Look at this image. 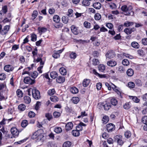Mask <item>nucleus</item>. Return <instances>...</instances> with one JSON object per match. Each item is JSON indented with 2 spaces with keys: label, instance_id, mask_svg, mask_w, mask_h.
<instances>
[{
  "label": "nucleus",
  "instance_id": "1",
  "mask_svg": "<svg viewBox=\"0 0 147 147\" xmlns=\"http://www.w3.org/2000/svg\"><path fill=\"white\" fill-rule=\"evenodd\" d=\"M132 8L131 6L130 5L127 7L125 5L122 6L121 8V10L125 13V15L127 16L133 15L134 12L132 10Z\"/></svg>",
  "mask_w": 147,
  "mask_h": 147
},
{
  "label": "nucleus",
  "instance_id": "2",
  "mask_svg": "<svg viewBox=\"0 0 147 147\" xmlns=\"http://www.w3.org/2000/svg\"><path fill=\"white\" fill-rule=\"evenodd\" d=\"M115 142H117L118 144L121 146L124 142L122 140V136L120 135H117L114 137Z\"/></svg>",
  "mask_w": 147,
  "mask_h": 147
},
{
  "label": "nucleus",
  "instance_id": "3",
  "mask_svg": "<svg viewBox=\"0 0 147 147\" xmlns=\"http://www.w3.org/2000/svg\"><path fill=\"white\" fill-rule=\"evenodd\" d=\"M10 28V26H5L3 29H2V26L0 24V33L2 35L6 34L9 30Z\"/></svg>",
  "mask_w": 147,
  "mask_h": 147
},
{
  "label": "nucleus",
  "instance_id": "4",
  "mask_svg": "<svg viewBox=\"0 0 147 147\" xmlns=\"http://www.w3.org/2000/svg\"><path fill=\"white\" fill-rule=\"evenodd\" d=\"M32 95L33 97L36 99H39L40 97V93L39 91L36 89L32 90Z\"/></svg>",
  "mask_w": 147,
  "mask_h": 147
},
{
  "label": "nucleus",
  "instance_id": "5",
  "mask_svg": "<svg viewBox=\"0 0 147 147\" xmlns=\"http://www.w3.org/2000/svg\"><path fill=\"white\" fill-rule=\"evenodd\" d=\"M24 82L26 84L32 85L35 83L34 80L32 79L29 77H25L24 80Z\"/></svg>",
  "mask_w": 147,
  "mask_h": 147
},
{
  "label": "nucleus",
  "instance_id": "6",
  "mask_svg": "<svg viewBox=\"0 0 147 147\" xmlns=\"http://www.w3.org/2000/svg\"><path fill=\"white\" fill-rule=\"evenodd\" d=\"M106 128L108 131L110 132L115 129V126L114 124L112 123H110L107 125Z\"/></svg>",
  "mask_w": 147,
  "mask_h": 147
},
{
  "label": "nucleus",
  "instance_id": "7",
  "mask_svg": "<svg viewBox=\"0 0 147 147\" xmlns=\"http://www.w3.org/2000/svg\"><path fill=\"white\" fill-rule=\"evenodd\" d=\"M116 54L115 52L113 51H109L107 52L106 55L107 58L111 59L114 58L115 57Z\"/></svg>",
  "mask_w": 147,
  "mask_h": 147
},
{
  "label": "nucleus",
  "instance_id": "8",
  "mask_svg": "<svg viewBox=\"0 0 147 147\" xmlns=\"http://www.w3.org/2000/svg\"><path fill=\"white\" fill-rule=\"evenodd\" d=\"M11 132L13 137L15 138L18 137L19 134L18 130L15 127H13L11 129Z\"/></svg>",
  "mask_w": 147,
  "mask_h": 147
},
{
  "label": "nucleus",
  "instance_id": "9",
  "mask_svg": "<svg viewBox=\"0 0 147 147\" xmlns=\"http://www.w3.org/2000/svg\"><path fill=\"white\" fill-rule=\"evenodd\" d=\"M136 30V29L134 28H125L124 30V32L127 35L131 34L132 32H134Z\"/></svg>",
  "mask_w": 147,
  "mask_h": 147
},
{
  "label": "nucleus",
  "instance_id": "10",
  "mask_svg": "<svg viewBox=\"0 0 147 147\" xmlns=\"http://www.w3.org/2000/svg\"><path fill=\"white\" fill-rule=\"evenodd\" d=\"M56 81L57 82L59 83H62L65 81V78L64 77L59 76L56 78Z\"/></svg>",
  "mask_w": 147,
  "mask_h": 147
},
{
  "label": "nucleus",
  "instance_id": "11",
  "mask_svg": "<svg viewBox=\"0 0 147 147\" xmlns=\"http://www.w3.org/2000/svg\"><path fill=\"white\" fill-rule=\"evenodd\" d=\"M73 124L71 122L68 123L65 125V130L68 131L72 129L73 127Z\"/></svg>",
  "mask_w": 147,
  "mask_h": 147
},
{
  "label": "nucleus",
  "instance_id": "12",
  "mask_svg": "<svg viewBox=\"0 0 147 147\" xmlns=\"http://www.w3.org/2000/svg\"><path fill=\"white\" fill-rule=\"evenodd\" d=\"M13 68L10 65H5L4 67V69L7 72H9L13 70Z\"/></svg>",
  "mask_w": 147,
  "mask_h": 147
},
{
  "label": "nucleus",
  "instance_id": "13",
  "mask_svg": "<svg viewBox=\"0 0 147 147\" xmlns=\"http://www.w3.org/2000/svg\"><path fill=\"white\" fill-rule=\"evenodd\" d=\"M71 30L72 32L75 35H77L78 34L77 27L73 25L71 26Z\"/></svg>",
  "mask_w": 147,
  "mask_h": 147
},
{
  "label": "nucleus",
  "instance_id": "14",
  "mask_svg": "<svg viewBox=\"0 0 147 147\" xmlns=\"http://www.w3.org/2000/svg\"><path fill=\"white\" fill-rule=\"evenodd\" d=\"M62 52V51L61 50H59L55 52H54V53L53 54L52 56L53 57L57 59L60 57L59 53Z\"/></svg>",
  "mask_w": 147,
  "mask_h": 147
},
{
  "label": "nucleus",
  "instance_id": "15",
  "mask_svg": "<svg viewBox=\"0 0 147 147\" xmlns=\"http://www.w3.org/2000/svg\"><path fill=\"white\" fill-rule=\"evenodd\" d=\"M107 64L108 65L113 67L117 65V62L115 61L111 60L107 62Z\"/></svg>",
  "mask_w": 147,
  "mask_h": 147
},
{
  "label": "nucleus",
  "instance_id": "16",
  "mask_svg": "<svg viewBox=\"0 0 147 147\" xmlns=\"http://www.w3.org/2000/svg\"><path fill=\"white\" fill-rule=\"evenodd\" d=\"M7 11V7L6 5L3 6L2 8V9L0 11V14L1 15L4 14L6 13Z\"/></svg>",
  "mask_w": 147,
  "mask_h": 147
},
{
  "label": "nucleus",
  "instance_id": "17",
  "mask_svg": "<svg viewBox=\"0 0 147 147\" xmlns=\"http://www.w3.org/2000/svg\"><path fill=\"white\" fill-rule=\"evenodd\" d=\"M131 46L136 49H138L139 48L140 46L139 44L136 42L134 41L131 43Z\"/></svg>",
  "mask_w": 147,
  "mask_h": 147
},
{
  "label": "nucleus",
  "instance_id": "18",
  "mask_svg": "<svg viewBox=\"0 0 147 147\" xmlns=\"http://www.w3.org/2000/svg\"><path fill=\"white\" fill-rule=\"evenodd\" d=\"M93 6L96 9H100L101 7V5L99 2L95 3L93 4Z\"/></svg>",
  "mask_w": 147,
  "mask_h": 147
},
{
  "label": "nucleus",
  "instance_id": "19",
  "mask_svg": "<svg viewBox=\"0 0 147 147\" xmlns=\"http://www.w3.org/2000/svg\"><path fill=\"white\" fill-rule=\"evenodd\" d=\"M90 82V80L89 79H84L82 83L83 86L84 87H87L89 84Z\"/></svg>",
  "mask_w": 147,
  "mask_h": 147
},
{
  "label": "nucleus",
  "instance_id": "20",
  "mask_svg": "<svg viewBox=\"0 0 147 147\" xmlns=\"http://www.w3.org/2000/svg\"><path fill=\"white\" fill-rule=\"evenodd\" d=\"M37 140L38 141H41L42 142H43L44 141V136H43V134H38V135H37Z\"/></svg>",
  "mask_w": 147,
  "mask_h": 147
},
{
  "label": "nucleus",
  "instance_id": "21",
  "mask_svg": "<svg viewBox=\"0 0 147 147\" xmlns=\"http://www.w3.org/2000/svg\"><path fill=\"white\" fill-rule=\"evenodd\" d=\"M135 84L138 87H141L142 86V82L139 79H136L135 81Z\"/></svg>",
  "mask_w": 147,
  "mask_h": 147
},
{
  "label": "nucleus",
  "instance_id": "22",
  "mask_svg": "<svg viewBox=\"0 0 147 147\" xmlns=\"http://www.w3.org/2000/svg\"><path fill=\"white\" fill-rule=\"evenodd\" d=\"M115 90L116 91H115V92L117 94L118 97L120 99H122L123 97V96L124 95L123 93L119 91L118 90Z\"/></svg>",
  "mask_w": 147,
  "mask_h": 147
},
{
  "label": "nucleus",
  "instance_id": "23",
  "mask_svg": "<svg viewBox=\"0 0 147 147\" xmlns=\"http://www.w3.org/2000/svg\"><path fill=\"white\" fill-rule=\"evenodd\" d=\"M70 92L73 94H77L78 92V89L76 87H73L70 89Z\"/></svg>",
  "mask_w": 147,
  "mask_h": 147
},
{
  "label": "nucleus",
  "instance_id": "24",
  "mask_svg": "<svg viewBox=\"0 0 147 147\" xmlns=\"http://www.w3.org/2000/svg\"><path fill=\"white\" fill-rule=\"evenodd\" d=\"M104 109L105 110H108L111 107V104L109 102L106 103L104 105H103Z\"/></svg>",
  "mask_w": 147,
  "mask_h": 147
},
{
  "label": "nucleus",
  "instance_id": "25",
  "mask_svg": "<svg viewBox=\"0 0 147 147\" xmlns=\"http://www.w3.org/2000/svg\"><path fill=\"white\" fill-rule=\"evenodd\" d=\"M53 20L54 22L58 23L60 20V18L58 15H55L53 17Z\"/></svg>",
  "mask_w": 147,
  "mask_h": 147
},
{
  "label": "nucleus",
  "instance_id": "26",
  "mask_svg": "<svg viewBox=\"0 0 147 147\" xmlns=\"http://www.w3.org/2000/svg\"><path fill=\"white\" fill-rule=\"evenodd\" d=\"M59 71L62 75H65L67 74L66 70L63 67L59 69Z\"/></svg>",
  "mask_w": 147,
  "mask_h": 147
},
{
  "label": "nucleus",
  "instance_id": "27",
  "mask_svg": "<svg viewBox=\"0 0 147 147\" xmlns=\"http://www.w3.org/2000/svg\"><path fill=\"white\" fill-rule=\"evenodd\" d=\"M72 135L74 136H78L80 135V132L78 130H73L71 131Z\"/></svg>",
  "mask_w": 147,
  "mask_h": 147
},
{
  "label": "nucleus",
  "instance_id": "28",
  "mask_svg": "<svg viewBox=\"0 0 147 147\" xmlns=\"http://www.w3.org/2000/svg\"><path fill=\"white\" fill-rule=\"evenodd\" d=\"M134 22L127 21L124 23V26H125L128 27L132 26L134 25Z\"/></svg>",
  "mask_w": 147,
  "mask_h": 147
},
{
  "label": "nucleus",
  "instance_id": "29",
  "mask_svg": "<svg viewBox=\"0 0 147 147\" xmlns=\"http://www.w3.org/2000/svg\"><path fill=\"white\" fill-rule=\"evenodd\" d=\"M134 73L133 70L131 68L128 69L127 71V74L129 76H132L133 75Z\"/></svg>",
  "mask_w": 147,
  "mask_h": 147
},
{
  "label": "nucleus",
  "instance_id": "30",
  "mask_svg": "<svg viewBox=\"0 0 147 147\" xmlns=\"http://www.w3.org/2000/svg\"><path fill=\"white\" fill-rule=\"evenodd\" d=\"M110 103L112 105L116 106L117 104L118 101L115 98H113L111 99Z\"/></svg>",
  "mask_w": 147,
  "mask_h": 147
},
{
  "label": "nucleus",
  "instance_id": "31",
  "mask_svg": "<svg viewBox=\"0 0 147 147\" xmlns=\"http://www.w3.org/2000/svg\"><path fill=\"white\" fill-rule=\"evenodd\" d=\"M61 20L63 23L66 24L68 23L69 19L68 17L67 16H63L62 17Z\"/></svg>",
  "mask_w": 147,
  "mask_h": 147
},
{
  "label": "nucleus",
  "instance_id": "32",
  "mask_svg": "<svg viewBox=\"0 0 147 147\" xmlns=\"http://www.w3.org/2000/svg\"><path fill=\"white\" fill-rule=\"evenodd\" d=\"M24 100L25 102L27 104L30 103L31 101L30 98L29 96H25L24 97Z\"/></svg>",
  "mask_w": 147,
  "mask_h": 147
},
{
  "label": "nucleus",
  "instance_id": "33",
  "mask_svg": "<svg viewBox=\"0 0 147 147\" xmlns=\"http://www.w3.org/2000/svg\"><path fill=\"white\" fill-rule=\"evenodd\" d=\"M102 121L103 124H105L107 123L109 121V118L107 116H104Z\"/></svg>",
  "mask_w": 147,
  "mask_h": 147
},
{
  "label": "nucleus",
  "instance_id": "34",
  "mask_svg": "<svg viewBox=\"0 0 147 147\" xmlns=\"http://www.w3.org/2000/svg\"><path fill=\"white\" fill-rule=\"evenodd\" d=\"M51 100L53 102H55L58 101L59 98L56 96H52L50 97Z\"/></svg>",
  "mask_w": 147,
  "mask_h": 147
},
{
  "label": "nucleus",
  "instance_id": "35",
  "mask_svg": "<svg viewBox=\"0 0 147 147\" xmlns=\"http://www.w3.org/2000/svg\"><path fill=\"white\" fill-rule=\"evenodd\" d=\"M17 95L19 98L23 96V93L22 91L19 89H18L16 91Z\"/></svg>",
  "mask_w": 147,
  "mask_h": 147
},
{
  "label": "nucleus",
  "instance_id": "36",
  "mask_svg": "<svg viewBox=\"0 0 147 147\" xmlns=\"http://www.w3.org/2000/svg\"><path fill=\"white\" fill-rule=\"evenodd\" d=\"M99 70L101 72H103L105 70V66L103 64H100L98 66Z\"/></svg>",
  "mask_w": 147,
  "mask_h": 147
},
{
  "label": "nucleus",
  "instance_id": "37",
  "mask_svg": "<svg viewBox=\"0 0 147 147\" xmlns=\"http://www.w3.org/2000/svg\"><path fill=\"white\" fill-rule=\"evenodd\" d=\"M80 99L78 97H73L71 99L72 102L74 104H77L79 101Z\"/></svg>",
  "mask_w": 147,
  "mask_h": 147
},
{
  "label": "nucleus",
  "instance_id": "38",
  "mask_svg": "<svg viewBox=\"0 0 147 147\" xmlns=\"http://www.w3.org/2000/svg\"><path fill=\"white\" fill-rule=\"evenodd\" d=\"M71 144V143L70 141H66L63 144V147H70Z\"/></svg>",
  "mask_w": 147,
  "mask_h": 147
},
{
  "label": "nucleus",
  "instance_id": "39",
  "mask_svg": "<svg viewBox=\"0 0 147 147\" xmlns=\"http://www.w3.org/2000/svg\"><path fill=\"white\" fill-rule=\"evenodd\" d=\"M50 76L53 79H55L57 78L58 75L57 73L55 71H53L50 73Z\"/></svg>",
  "mask_w": 147,
  "mask_h": 147
},
{
  "label": "nucleus",
  "instance_id": "40",
  "mask_svg": "<svg viewBox=\"0 0 147 147\" xmlns=\"http://www.w3.org/2000/svg\"><path fill=\"white\" fill-rule=\"evenodd\" d=\"M38 76V73L36 71H34L32 72H31L30 73V76H31L34 78H35Z\"/></svg>",
  "mask_w": 147,
  "mask_h": 147
},
{
  "label": "nucleus",
  "instance_id": "41",
  "mask_svg": "<svg viewBox=\"0 0 147 147\" xmlns=\"http://www.w3.org/2000/svg\"><path fill=\"white\" fill-rule=\"evenodd\" d=\"M55 91L54 88L49 90L47 92V94L50 96H52L55 94Z\"/></svg>",
  "mask_w": 147,
  "mask_h": 147
},
{
  "label": "nucleus",
  "instance_id": "42",
  "mask_svg": "<svg viewBox=\"0 0 147 147\" xmlns=\"http://www.w3.org/2000/svg\"><path fill=\"white\" fill-rule=\"evenodd\" d=\"M92 64L94 65H98L99 63V61L97 59H92Z\"/></svg>",
  "mask_w": 147,
  "mask_h": 147
},
{
  "label": "nucleus",
  "instance_id": "43",
  "mask_svg": "<svg viewBox=\"0 0 147 147\" xmlns=\"http://www.w3.org/2000/svg\"><path fill=\"white\" fill-rule=\"evenodd\" d=\"M54 131L56 133L59 134L61 133L62 132V130L61 127H56L55 128Z\"/></svg>",
  "mask_w": 147,
  "mask_h": 147
},
{
  "label": "nucleus",
  "instance_id": "44",
  "mask_svg": "<svg viewBox=\"0 0 147 147\" xmlns=\"http://www.w3.org/2000/svg\"><path fill=\"white\" fill-rule=\"evenodd\" d=\"M130 102H126L123 106V108L125 109H128L131 107Z\"/></svg>",
  "mask_w": 147,
  "mask_h": 147
},
{
  "label": "nucleus",
  "instance_id": "45",
  "mask_svg": "<svg viewBox=\"0 0 147 147\" xmlns=\"http://www.w3.org/2000/svg\"><path fill=\"white\" fill-rule=\"evenodd\" d=\"M18 108L19 110L23 111L25 109L26 106L23 104H21L18 106Z\"/></svg>",
  "mask_w": 147,
  "mask_h": 147
},
{
  "label": "nucleus",
  "instance_id": "46",
  "mask_svg": "<svg viewBox=\"0 0 147 147\" xmlns=\"http://www.w3.org/2000/svg\"><path fill=\"white\" fill-rule=\"evenodd\" d=\"M82 3L83 5L85 6H88L90 4V3L88 0H83Z\"/></svg>",
  "mask_w": 147,
  "mask_h": 147
},
{
  "label": "nucleus",
  "instance_id": "47",
  "mask_svg": "<svg viewBox=\"0 0 147 147\" xmlns=\"http://www.w3.org/2000/svg\"><path fill=\"white\" fill-rule=\"evenodd\" d=\"M101 16L99 13H96L94 15V18L96 20H99L101 18Z\"/></svg>",
  "mask_w": 147,
  "mask_h": 147
},
{
  "label": "nucleus",
  "instance_id": "48",
  "mask_svg": "<svg viewBox=\"0 0 147 147\" xmlns=\"http://www.w3.org/2000/svg\"><path fill=\"white\" fill-rule=\"evenodd\" d=\"M61 113L59 112L55 111L53 113V115L55 118H58L60 116Z\"/></svg>",
  "mask_w": 147,
  "mask_h": 147
},
{
  "label": "nucleus",
  "instance_id": "49",
  "mask_svg": "<svg viewBox=\"0 0 147 147\" xmlns=\"http://www.w3.org/2000/svg\"><path fill=\"white\" fill-rule=\"evenodd\" d=\"M73 11L72 9H69L68 11L67 16L69 17H73Z\"/></svg>",
  "mask_w": 147,
  "mask_h": 147
},
{
  "label": "nucleus",
  "instance_id": "50",
  "mask_svg": "<svg viewBox=\"0 0 147 147\" xmlns=\"http://www.w3.org/2000/svg\"><path fill=\"white\" fill-rule=\"evenodd\" d=\"M122 63L123 65L126 66L128 65L129 63V61L126 59H125L123 60Z\"/></svg>",
  "mask_w": 147,
  "mask_h": 147
},
{
  "label": "nucleus",
  "instance_id": "51",
  "mask_svg": "<svg viewBox=\"0 0 147 147\" xmlns=\"http://www.w3.org/2000/svg\"><path fill=\"white\" fill-rule=\"evenodd\" d=\"M84 25L85 28H89L90 27L91 24L88 22L85 21L84 22Z\"/></svg>",
  "mask_w": 147,
  "mask_h": 147
},
{
  "label": "nucleus",
  "instance_id": "52",
  "mask_svg": "<svg viewBox=\"0 0 147 147\" xmlns=\"http://www.w3.org/2000/svg\"><path fill=\"white\" fill-rule=\"evenodd\" d=\"M28 121L26 120L22 121L21 123V126L22 127H25L28 125Z\"/></svg>",
  "mask_w": 147,
  "mask_h": 147
},
{
  "label": "nucleus",
  "instance_id": "53",
  "mask_svg": "<svg viewBox=\"0 0 147 147\" xmlns=\"http://www.w3.org/2000/svg\"><path fill=\"white\" fill-rule=\"evenodd\" d=\"M124 134L125 137L128 138L131 136V133L130 131H127Z\"/></svg>",
  "mask_w": 147,
  "mask_h": 147
},
{
  "label": "nucleus",
  "instance_id": "54",
  "mask_svg": "<svg viewBox=\"0 0 147 147\" xmlns=\"http://www.w3.org/2000/svg\"><path fill=\"white\" fill-rule=\"evenodd\" d=\"M128 85L129 88H133L135 87V84L133 82H129L128 83Z\"/></svg>",
  "mask_w": 147,
  "mask_h": 147
},
{
  "label": "nucleus",
  "instance_id": "55",
  "mask_svg": "<svg viewBox=\"0 0 147 147\" xmlns=\"http://www.w3.org/2000/svg\"><path fill=\"white\" fill-rule=\"evenodd\" d=\"M37 36L34 34H32L31 35V40L33 41H35L36 40Z\"/></svg>",
  "mask_w": 147,
  "mask_h": 147
},
{
  "label": "nucleus",
  "instance_id": "56",
  "mask_svg": "<svg viewBox=\"0 0 147 147\" xmlns=\"http://www.w3.org/2000/svg\"><path fill=\"white\" fill-rule=\"evenodd\" d=\"M119 71L121 73H123L125 71L124 68L122 66H120L119 67Z\"/></svg>",
  "mask_w": 147,
  "mask_h": 147
},
{
  "label": "nucleus",
  "instance_id": "57",
  "mask_svg": "<svg viewBox=\"0 0 147 147\" xmlns=\"http://www.w3.org/2000/svg\"><path fill=\"white\" fill-rule=\"evenodd\" d=\"M142 120L143 123L147 125V116H144L142 117Z\"/></svg>",
  "mask_w": 147,
  "mask_h": 147
},
{
  "label": "nucleus",
  "instance_id": "58",
  "mask_svg": "<svg viewBox=\"0 0 147 147\" xmlns=\"http://www.w3.org/2000/svg\"><path fill=\"white\" fill-rule=\"evenodd\" d=\"M38 14V12L36 10H34L33 11V13L32 14V16L33 18V20L36 17Z\"/></svg>",
  "mask_w": 147,
  "mask_h": 147
},
{
  "label": "nucleus",
  "instance_id": "59",
  "mask_svg": "<svg viewBox=\"0 0 147 147\" xmlns=\"http://www.w3.org/2000/svg\"><path fill=\"white\" fill-rule=\"evenodd\" d=\"M77 55L76 53L72 52L70 55V57L71 58L74 59L76 58Z\"/></svg>",
  "mask_w": 147,
  "mask_h": 147
},
{
  "label": "nucleus",
  "instance_id": "60",
  "mask_svg": "<svg viewBox=\"0 0 147 147\" xmlns=\"http://www.w3.org/2000/svg\"><path fill=\"white\" fill-rule=\"evenodd\" d=\"M65 110L67 112L69 113H71L72 111V109L71 107H69L67 106L65 107Z\"/></svg>",
  "mask_w": 147,
  "mask_h": 147
},
{
  "label": "nucleus",
  "instance_id": "61",
  "mask_svg": "<svg viewBox=\"0 0 147 147\" xmlns=\"http://www.w3.org/2000/svg\"><path fill=\"white\" fill-rule=\"evenodd\" d=\"M57 24H55L54 26L56 28H61L63 26V24L61 23H58Z\"/></svg>",
  "mask_w": 147,
  "mask_h": 147
},
{
  "label": "nucleus",
  "instance_id": "62",
  "mask_svg": "<svg viewBox=\"0 0 147 147\" xmlns=\"http://www.w3.org/2000/svg\"><path fill=\"white\" fill-rule=\"evenodd\" d=\"M38 132H34L31 136V138L32 139H34L36 138H38L37 135H38Z\"/></svg>",
  "mask_w": 147,
  "mask_h": 147
},
{
  "label": "nucleus",
  "instance_id": "63",
  "mask_svg": "<svg viewBox=\"0 0 147 147\" xmlns=\"http://www.w3.org/2000/svg\"><path fill=\"white\" fill-rule=\"evenodd\" d=\"M142 42L144 45H147V38H142Z\"/></svg>",
  "mask_w": 147,
  "mask_h": 147
},
{
  "label": "nucleus",
  "instance_id": "64",
  "mask_svg": "<svg viewBox=\"0 0 147 147\" xmlns=\"http://www.w3.org/2000/svg\"><path fill=\"white\" fill-rule=\"evenodd\" d=\"M48 147H56V146L53 143L51 142H49L47 143Z\"/></svg>",
  "mask_w": 147,
  "mask_h": 147
}]
</instances>
